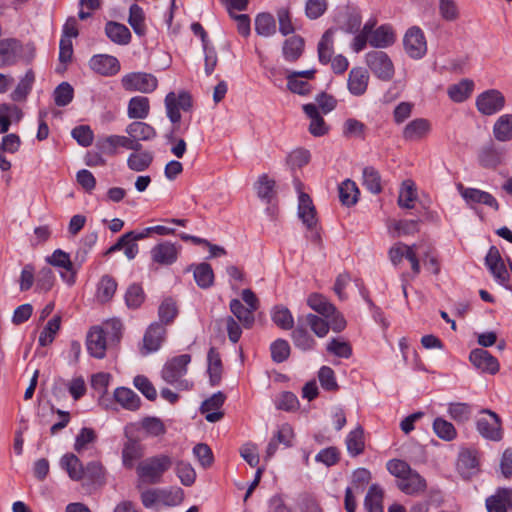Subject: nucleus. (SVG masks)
<instances>
[{"label": "nucleus", "mask_w": 512, "mask_h": 512, "mask_svg": "<svg viewBox=\"0 0 512 512\" xmlns=\"http://www.w3.org/2000/svg\"><path fill=\"white\" fill-rule=\"evenodd\" d=\"M387 470L397 478V487L407 495H414L426 489V481L408 463L400 459L389 460Z\"/></svg>", "instance_id": "nucleus-1"}, {"label": "nucleus", "mask_w": 512, "mask_h": 512, "mask_svg": "<svg viewBox=\"0 0 512 512\" xmlns=\"http://www.w3.org/2000/svg\"><path fill=\"white\" fill-rule=\"evenodd\" d=\"M190 361L189 354L178 355L168 360L161 371L162 379L166 383L174 385L178 390H190L193 387V382L185 378Z\"/></svg>", "instance_id": "nucleus-2"}, {"label": "nucleus", "mask_w": 512, "mask_h": 512, "mask_svg": "<svg viewBox=\"0 0 512 512\" xmlns=\"http://www.w3.org/2000/svg\"><path fill=\"white\" fill-rule=\"evenodd\" d=\"M172 466V459L168 455H157L141 461L136 472L142 482L156 484L161 481L162 475Z\"/></svg>", "instance_id": "nucleus-3"}, {"label": "nucleus", "mask_w": 512, "mask_h": 512, "mask_svg": "<svg viewBox=\"0 0 512 512\" xmlns=\"http://www.w3.org/2000/svg\"><path fill=\"white\" fill-rule=\"evenodd\" d=\"M365 61L371 72L382 81H390L395 73L394 64L388 54L373 50L366 54Z\"/></svg>", "instance_id": "nucleus-4"}, {"label": "nucleus", "mask_w": 512, "mask_h": 512, "mask_svg": "<svg viewBox=\"0 0 512 512\" xmlns=\"http://www.w3.org/2000/svg\"><path fill=\"white\" fill-rule=\"evenodd\" d=\"M505 97L499 90L489 89L484 91L476 98V107L478 111L486 116L496 114L505 106Z\"/></svg>", "instance_id": "nucleus-5"}, {"label": "nucleus", "mask_w": 512, "mask_h": 512, "mask_svg": "<svg viewBox=\"0 0 512 512\" xmlns=\"http://www.w3.org/2000/svg\"><path fill=\"white\" fill-rule=\"evenodd\" d=\"M122 86L127 91H139L142 93L153 92L157 87V79L149 73L134 72L125 75L121 80Z\"/></svg>", "instance_id": "nucleus-6"}, {"label": "nucleus", "mask_w": 512, "mask_h": 512, "mask_svg": "<svg viewBox=\"0 0 512 512\" xmlns=\"http://www.w3.org/2000/svg\"><path fill=\"white\" fill-rule=\"evenodd\" d=\"M483 416L477 421V430L482 437L491 441H500L503 433L499 416L491 410H483Z\"/></svg>", "instance_id": "nucleus-7"}, {"label": "nucleus", "mask_w": 512, "mask_h": 512, "mask_svg": "<svg viewBox=\"0 0 512 512\" xmlns=\"http://www.w3.org/2000/svg\"><path fill=\"white\" fill-rule=\"evenodd\" d=\"M405 52L413 59H421L427 52L424 33L418 27L410 28L403 40Z\"/></svg>", "instance_id": "nucleus-8"}, {"label": "nucleus", "mask_w": 512, "mask_h": 512, "mask_svg": "<svg viewBox=\"0 0 512 512\" xmlns=\"http://www.w3.org/2000/svg\"><path fill=\"white\" fill-rule=\"evenodd\" d=\"M191 105V97L185 92L180 93L178 96L175 93L170 92L165 97L167 116L173 123H178L180 121V109L188 111Z\"/></svg>", "instance_id": "nucleus-9"}, {"label": "nucleus", "mask_w": 512, "mask_h": 512, "mask_svg": "<svg viewBox=\"0 0 512 512\" xmlns=\"http://www.w3.org/2000/svg\"><path fill=\"white\" fill-rule=\"evenodd\" d=\"M179 249L176 244L169 241H162L152 247L150 251L151 260L161 266H169L177 261Z\"/></svg>", "instance_id": "nucleus-10"}, {"label": "nucleus", "mask_w": 512, "mask_h": 512, "mask_svg": "<svg viewBox=\"0 0 512 512\" xmlns=\"http://www.w3.org/2000/svg\"><path fill=\"white\" fill-rule=\"evenodd\" d=\"M23 46L15 38L0 40V68L14 65L22 57Z\"/></svg>", "instance_id": "nucleus-11"}, {"label": "nucleus", "mask_w": 512, "mask_h": 512, "mask_svg": "<svg viewBox=\"0 0 512 512\" xmlns=\"http://www.w3.org/2000/svg\"><path fill=\"white\" fill-rule=\"evenodd\" d=\"M166 329L160 323H152L143 338V345L141 347V354L148 355L149 353L157 351L165 340Z\"/></svg>", "instance_id": "nucleus-12"}, {"label": "nucleus", "mask_w": 512, "mask_h": 512, "mask_svg": "<svg viewBox=\"0 0 512 512\" xmlns=\"http://www.w3.org/2000/svg\"><path fill=\"white\" fill-rule=\"evenodd\" d=\"M485 264L497 282L504 285L508 281L509 273L497 247H490L485 257Z\"/></svg>", "instance_id": "nucleus-13"}, {"label": "nucleus", "mask_w": 512, "mask_h": 512, "mask_svg": "<svg viewBox=\"0 0 512 512\" xmlns=\"http://www.w3.org/2000/svg\"><path fill=\"white\" fill-rule=\"evenodd\" d=\"M469 360L473 366L483 373L496 374L499 371V362L488 351L477 348L470 352Z\"/></svg>", "instance_id": "nucleus-14"}, {"label": "nucleus", "mask_w": 512, "mask_h": 512, "mask_svg": "<svg viewBox=\"0 0 512 512\" xmlns=\"http://www.w3.org/2000/svg\"><path fill=\"white\" fill-rule=\"evenodd\" d=\"M487 512H508L512 510V489L500 487L485 501Z\"/></svg>", "instance_id": "nucleus-15"}, {"label": "nucleus", "mask_w": 512, "mask_h": 512, "mask_svg": "<svg viewBox=\"0 0 512 512\" xmlns=\"http://www.w3.org/2000/svg\"><path fill=\"white\" fill-rule=\"evenodd\" d=\"M90 68L102 76H113L120 70V63L114 56L107 54L94 55L89 61Z\"/></svg>", "instance_id": "nucleus-16"}, {"label": "nucleus", "mask_w": 512, "mask_h": 512, "mask_svg": "<svg viewBox=\"0 0 512 512\" xmlns=\"http://www.w3.org/2000/svg\"><path fill=\"white\" fill-rule=\"evenodd\" d=\"M431 122L425 118H416L403 129L402 136L404 140L418 142L426 138L431 132Z\"/></svg>", "instance_id": "nucleus-17"}, {"label": "nucleus", "mask_w": 512, "mask_h": 512, "mask_svg": "<svg viewBox=\"0 0 512 512\" xmlns=\"http://www.w3.org/2000/svg\"><path fill=\"white\" fill-rule=\"evenodd\" d=\"M298 216L307 229L314 231L317 226L316 209L312 199L306 193H300L298 203Z\"/></svg>", "instance_id": "nucleus-18"}, {"label": "nucleus", "mask_w": 512, "mask_h": 512, "mask_svg": "<svg viewBox=\"0 0 512 512\" xmlns=\"http://www.w3.org/2000/svg\"><path fill=\"white\" fill-rule=\"evenodd\" d=\"M458 190L467 203H481L496 211L499 209L497 200L488 192L475 188H465L462 184L458 185Z\"/></svg>", "instance_id": "nucleus-19"}, {"label": "nucleus", "mask_w": 512, "mask_h": 512, "mask_svg": "<svg viewBox=\"0 0 512 512\" xmlns=\"http://www.w3.org/2000/svg\"><path fill=\"white\" fill-rule=\"evenodd\" d=\"M225 398L222 392H217L202 403L200 410L203 414H206L205 418L208 422L214 423L222 419L224 413L220 411V408Z\"/></svg>", "instance_id": "nucleus-20"}, {"label": "nucleus", "mask_w": 512, "mask_h": 512, "mask_svg": "<svg viewBox=\"0 0 512 512\" xmlns=\"http://www.w3.org/2000/svg\"><path fill=\"white\" fill-rule=\"evenodd\" d=\"M87 349L91 356L103 358L106 353V338L101 327H92L87 335Z\"/></svg>", "instance_id": "nucleus-21"}, {"label": "nucleus", "mask_w": 512, "mask_h": 512, "mask_svg": "<svg viewBox=\"0 0 512 512\" xmlns=\"http://www.w3.org/2000/svg\"><path fill=\"white\" fill-rule=\"evenodd\" d=\"M369 74L362 67H354L349 72L348 89L355 96L363 95L368 87Z\"/></svg>", "instance_id": "nucleus-22"}, {"label": "nucleus", "mask_w": 512, "mask_h": 512, "mask_svg": "<svg viewBox=\"0 0 512 512\" xmlns=\"http://www.w3.org/2000/svg\"><path fill=\"white\" fill-rule=\"evenodd\" d=\"M144 456V446L136 439L128 438L122 449V463L125 468L131 469L135 462Z\"/></svg>", "instance_id": "nucleus-23"}, {"label": "nucleus", "mask_w": 512, "mask_h": 512, "mask_svg": "<svg viewBox=\"0 0 512 512\" xmlns=\"http://www.w3.org/2000/svg\"><path fill=\"white\" fill-rule=\"evenodd\" d=\"M315 72L316 71L314 69H311V70H305V71H301V72L294 71V72H291L290 74H288L287 85H288L289 90L293 93H297L300 95L307 94L310 90V85L307 81L302 80L300 78L312 79L314 77Z\"/></svg>", "instance_id": "nucleus-24"}, {"label": "nucleus", "mask_w": 512, "mask_h": 512, "mask_svg": "<svg viewBox=\"0 0 512 512\" xmlns=\"http://www.w3.org/2000/svg\"><path fill=\"white\" fill-rule=\"evenodd\" d=\"M306 327L304 318L298 317L296 328L293 330L291 335L294 345L303 351L313 349L316 344V341L309 334Z\"/></svg>", "instance_id": "nucleus-25"}, {"label": "nucleus", "mask_w": 512, "mask_h": 512, "mask_svg": "<svg viewBox=\"0 0 512 512\" xmlns=\"http://www.w3.org/2000/svg\"><path fill=\"white\" fill-rule=\"evenodd\" d=\"M303 110L310 118L309 132L315 137L325 135L328 132V126L323 117L319 114L316 105L306 104L303 106Z\"/></svg>", "instance_id": "nucleus-26"}, {"label": "nucleus", "mask_w": 512, "mask_h": 512, "mask_svg": "<svg viewBox=\"0 0 512 512\" xmlns=\"http://www.w3.org/2000/svg\"><path fill=\"white\" fill-rule=\"evenodd\" d=\"M505 160V151L493 145L484 147L479 154V163L484 168H496Z\"/></svg>", "instance_id": "nucleus-27"}, {"label": "nucleus", "mask_w": 512, "mask_h": 512, "mask_svg": "<svg viewBox=\"0 0 512 512\" xmlns=\"http://www.w3.org/2000/svg\"><path fill=\"white\" fill-rule=\"evenodd\" d=\"M23 117L22 110L14 105L0 104V133H6L12 122H19Z\"/></svg>", "instance_id": "nucleus-28"}, {"label": "nucleus", "mask_w": 512, "mask_h": 512, "mask_svg": "<svg viewBox=\"0 0 512 512\" xmlns=\"http://www.w3.org/2000/svg\"><path fill=\"white\" fill-rule=\"evenodd\" d=\"M106 36L118 45H127L131 40L129 29L121 23L109 21L105 25Z\"/></svg>", "instance_id": "nucleus-29"}, {"label": "nucleus", "mask_w": 512, "mask_h": 512, "mask_svg": "<svg viewBox=\"0 0 512 512\" xmlns=\"http://www.w3.org/2000/svg\"><path fill=\"white\" fill-rule=\"evenodd\" d=\"M395 42L393 29L388 25H381L370 35L369 44L375 48H387Z\"/></svg>", "instance_id": "nucleus-30"}, {"label": "nucleus", "mask_w": 512, "mask_h": 512, "mask_svg": "<svg viewBox=\"0 0 512 512\" xmlns=\"http://www.w3.org/2000/svg\"><path fill=\"white\" fill-rule=\"evenodd\" d=\"M114 399L124 409L130 410V411L138 410L141 405L140 397L133 390L126 388V387L117 388L114 391Z\"/></svg>", "instance_id": "nucleus-31"}, {"label": "nucleus", "mask_w": 512, "mask_h": 512, "mask_svg": "<svg viewBox=\"0 0 512 512\" xmlns=\"http://www.w3.org/2000/svg\"><path fill=\"white\" fill-rule=\"evenodd\" d=\"M125 131L133 139H136L137 143H140V141L152 140L157 135L155 129L151 125L140 121L130 123L126 127Z\"/></svg>", "instance_id": "nucleus-32"}, {"label": "nucleus", "mask_w": 512, "mask_h": 512, "mask_svg": "<svg viewBox=\"0 0 512 512\" xmlns=\"http://www.w3.org/2000/svg\"><path fill=\"white\" fill-rule=\"evenodd\" d=\"M61 466L67 471L69 477L74 481L85 478L84 467L77 456L72 453L65 454L61 458Z\"/></svg>", "instance_id": "nucleus-33"}, {"label": "nucleus", "mask_w": 512, "mask_h": 512, "mask_svg": "<svg viewBox=\"0 0 512 512\" xmlns=\"http://www.w3.org/2000/svg\"><path fill=\"white\" fill-rule=\"evenodd\" d=\"M346 448L350 456L356 457L363 453L365 448L364 431L361 426H357L350 431L345 440Z\"/></svg>", "instance_id": "nucleus-34"}, {"label": "nucleus", "mask_w": 512, "mask_h": 512, "mask_svg": "<svg viewBox=\"0 0 512 512\" xmlns=\"http://www.w3.org/2000/svg\"><path fill=\"white\" fill-rule=\"evenodd\" d=\"M304 39L300 36L293 35L286 39L283 44V55L287 61H296L304 51Z\"/></svg>", "instance_id": "nucleus-35"}, {"label": "nucleus", "mask_w": 512, "mask_h": 512, "mask_svg": "<svg viewBox=\"0 0 512 512\" xmlns=\"http://www.w3.org/2000/svg\"><path fill=\"white\" fill-rule=\"evenodd\" d=\"M493 135L501 142L512 140V114H503L496 120Z\"/></svg>", "instance_id": "nucleus-36"}, {"label": "nucleus", "mask_w": 512, "mask_h": 512, "mask_svg": "<svg viewBox=\"0 0 512 512\" xmlns=\"http://www.w3.org/2000/svg\"><path fill=\"white\" fill-rule=\"evenodd\" d=\"M153 154L150 151H135L128 156L127 166L135 172L145 171L153 162Z\"/></svg>", "instance_id": "nucleus-37"}, {"label": "nucleus", "mask_w": 512, "mask_h": 512, "mask_svg": "<svg viewBox=\"0 0 512 512\" xmlns=\"http://www.w3.org/2000/svg\"><path fill=\"white\" fill-rule=\"evenodd\" d=\"M308 306L317 313L329 318L336 311L335 306L330 303L323 295L312 293L307 298Z\"/></svg>", "instance_id": "nucleus-38"}, {"label": "nucleus", "mask_w": 512, "mask_h": 512, "mask_svg": "<svg viewBox=\"0 0 512 512\" xmlns=\"http://www.w3.org/2000/svg\"><path fill=\"white\" fill-rule=\"evenodd\" d=\"M417 199V192L415 183L412 180L403 181L400 190L397 203L399 207L404 209H412L414 202Z\"/></svg>", "instance_id": "nucleus-39"}, {"label": "nucleus", "mask_w": 512, "mask_h": 512, "mask_svg": "<svg viewBox=\"0 0 512 512\" xmlns=\"http://www.w3.org/2000/svg\"><path fill=\"white\" fill-rule=\"evenodd\" d=\"M230 310L232 314L242 323L245 328H251L254 324V310L245 307L238 299H233L230 302Z\"/></svg>", "instance_id": "nucleus-40"}, {"label": "nucleus", "mask_w": 512, "mask_h": 512, "mask_svg": "<svg viewBox=\"0 0 512 512\" xmlns=\"http://www.w3.org/2000/svg\"><path fill=\"white\" fill-rule=\"evenodd\" d=\"M474 82L469 79H463L459 83L451 85L448 88V95L454 102H463L468 99L473 91Z\"/></svg>", "instance_id": "nucleus-41"}, {"label": "nucleus", "mask_w": 512, "mask_h": 512, "mask_svg": "<svg viewBox=\"0 0 512 512\" xmlns=\"http://www.w3.org/2000/svg\"><path fill=\"white\" fill-rule=\"evenodd\" d=\"M150 111L149 100L146 97L136 96L128 104V116L131 119H145Z\"/></svg>", "instance_id": "nucleus-42"}, {"label": "nucleus", "mask_w": 512, "mask_h": 512, "mask_svg": "<svg viewBox=\"0 0 512 512\" xmlns=\"http://www.w3.org/2000/svg\"><path fill=\"white\" fill-rule=\"evenodd\" d=\"M60 328H61V316L55 315V316H53V318H51L47 322V324L41 331V333L39 335V339H38L39 345L42 347H46V346L50 345L54 341L55 336L58 333V331L60 330Z\"/></svg>", "instance_id": "nucleus-43"}, {"label": "nucleus", "mask_w": 512, "mask_h": 512, "mask_svg": "<svg viewBox=\"0 0 512 512\" xmlns=\"http://www.w3.org/2000/svg\"><path fill=\"white\" fill-rule=\"evenodd\" d=\"M333 35L334 30L328 29L318 43V58L322 64H327L332 59L333 55Z\"/></svg>", "instance_id": "nucleus-44"}, {"label": "nucleus", "mask_w": 512, "mask_h": 512, "mask_svg": "<svg viewBox=\"0 0 512 512\" xmlns=\"http://www.w3.org/2000/svg\"><path fill=\"white\" fill-rule=\"evenodd\" d=\"M271 317L273 322L281 329L290 330L294 326V318L290 310L283 305L275 306L272 310Z\"/></svg>", "instance_id": "nucleus-45"}, {"label": "nucleus", "mask_w": 512, "mask_h": 512, "mask_svg": "<svg viewBox=\"0 0 512 512\" xmlns=\"http://www.w3.org/2000/svg\"><path fill=\"white\" fill-rule=\"evenodd\" d=\"M255 31L258 35L269 37L276 32L274 17L269 13H261L255 19Z\"/></svg>", "instance_id": "nucleus-46"}, {"label": "nucleus", "mask_w": 512, "mask_h": 512, "mask_svg": "<svg viewBox=\"0 0 512 512\" xmlns=\"http://www.w3.org/2000/svg\"><path fill=\"white\" fill-rule=\"evenodd\" d=\"M457 465L462 474L470 475L478 466L477 452L469 449L461 451Z\"/></svg>", "instance_id": "nucleus-47"}, {"label": "nucleus", "mask_w": 512, "mask_h": 512, "mask_svg": "<svg viewBox=\"0 0 512 512\" xmlns=\"http://www.w3.org/2000/svg\"><path fill=\"white\" fill-rule=\"evenodd\" d=\"M128 23L137 35L143 36L145 34V15L143 9L139 5L132 4L130 6Z\"/></svg>", "instance_id": "nucleus-48"}, {"label": "nucleus", "mask_w": 512, "mask_h": 512, "mask_svg": "<svg viewBox=\"0 0 512 512\" xmlns=\"http://www.w3.org/2000/svg\"><path fill=\"white\" fill-rule=\"evenodd\" d=\"M208 373L212 385L219 384L222 374V365L219 353L214 347L208 352Z\"/></svg>", "instance_id": "nucleus-49"}, {"label": "nucleus", "mask_w": 512, "mask_h": 512, "mask_svg": "<svg viewBox=\"0 0 512 512\" xmlns=\"http://www.w3.org/2000/svg\"><path fill=\"white\" fill-rule=\"evenodd\" d=\"M35 81V75L32 70H28L25 76L20 80L15 90L11 93V99L13 101H23L32 89V85Z\"/></svg>", "instance_id": "nucleus-50"}, {"label": "nucleus", "mask_w": 512, "mask_h": 512, "mask_svg": "<svg viewBox=\"0 0 512 512\" xmlns=\"http://www.w3.org/2000/svg\"><path fill=\"white\" fill-rule=\"evenodd\" d=\"M359 190L355 182L347 179L339 186V199L343 205L352 206L358 200Z\"/></svg>", "instance_id": "nucleus-51"}, {"label": "nucleus", "mask_w": 512, "mask_h": 512, "mask_svg": "<svg viewBox=\"0 0 512 512\" xmlns=\"http://www.w3.org/2000/svg\"><path fill=\"white\" fill-rule=\"evenodd\" d=\"M383 490L382 488L377 485L373 484L370 486L365 500H364V506L367 511H374V510H383Z\"/></svg>", "instance_id": "nucleus-52"}, {"label": "nucleus", "mask_w": 512, "mask_h": 512, "mask_svg": "<svg viewBox=\"0 0 512 512\" xmlns=\"http://www.w3.org/2000/svg\"><path fill=\"white\" fill-rule=\"evenodd\" d=\"M194 279L200 288H208L213 284L214 273L208 263H200L194 269Z\"/></svg>", "instance_id": "nucleus-53"}, {"label": "nucleus", "mask_w": 512, "mask_h": 512, "mask_svg": "<svg viewBox=\"0 0 512 512\" xmlns=\"http://www.w3.org/2000/svg\"><path fill=\"white\" fill-rule=\"evenodd\" d=\"M438 11L441 18L448 22H455L460 18V10L455 0H439Z\"/></svg>", "instance_id": "nucleus-54"}, {"label": "nucleus", "mask_w": 512, "mask_h": 512, "mask_svg": "<svg viewBox=\"0 0 512 512\" xmlns=\"http://www.w3.org/2000/svg\"><path fill=\"white\" fill-rule=\"evenodd\" d=\"M363 185L373 194L382 191L381 176L373 167L363 169Z\"/></svg>", "instance_id": "nucleus-55"}, {"label": "nucleus", "mask_w": 512, "mask_h": 512, "mask_svg": "<svg viewBox=\"0 0 512 512\" xmlns=\"http://www.w3.org/2000/svg\"><path fill=\"white\" fill-rule=\"evenodd\" d=\"M300 318H304V323L311 328L316 336L322 338L328 334L330 325L323 318L311 313Z\"/></svg>", "instance_id": "nucleus-56"}, {"label": "nucleus", "mask_w": 512, "mask_h": 512, "mask_svg": "<svg viewBox=\"0 0 512 512\" xmlns=\"http://www.w3.org/2000/svg\"><path fill=\"white\" fill-rule=\"evenodd\" d=\"M97 440V434L92 428L83 427L79 434L76 436L74 449L78 453L89 449L90 445L94 444Z\"/></svg>", "instance_id": "nucleus-57"}, {"label": "nucleus", "mask_w": 512, "mask_h": 512, "mask_svg": "<svg viewBox=\"0 0 512 512\" xmlns=\"http://www.w3.org/2000/svg\"><path fill=\"white\" fill-rule=\"evenodd\" d=\"M388 229L393 230V237L415 234L418 232V220L393 221L388 225Z\"/></svg>", "instance_id": "nucleus-58"}, {"label": "nucleus", "mask_w": 512, "mask_h": 512, "mask_svg": "<svg viewBox=\"0 0 512 512\" xmlns=\"http://www.w3.org/2000/svg\"><path fill=\"white\" fill-rule=\"evenodd\" d=\"M310 158L311 155L307 149L297 148L288 154L286 163L292 170H295L307 165Z\"/></svg>", "instance_id": "nucleus-59"}, {"label": "nucleus", "mask_w": 512, "mask_h": 512, "mask_svg": "<svg viewBox=\"0 0 512 512\" xmlns=\"http://www.w3.org/2000/svg\"><path fill=\"white\" fill-rule=\"evenodd\" d=\"M433 430L439 438L445 441H451L456 437V430L453 424L442 418L434 420Z\"/></svg>", "instance_id": "nucleus-60"}, {"label": "nucleus", "mask_w": 512, "mask_h": 512, "mask_svg": "<svg viewBox=\"0 0 512 512\" xmlns=\"http://www.w3.org/2000/svg\"><path fill=\"white\" fill-rule=\"evenodd\" d=\"M116 288H117V283L113 278H111L109 276L102 277L101 281L99 282L98 290H97L98 299L101 302L109 301L113 297V295L116 291Z\"/></svg>", "instance_id": "nucleus-61"}, {"label": "nucleus", "mask_w": 512, "mask_h": 512, "mask_svg": "<svg viewBox=\"0 0 512 512\" xmlns=\"http://www.w3.org/2000/svg\"><path fill=\"white\" fill-rule=\"evenodd\" d=\"M272 360L276 363H282L290 355V345L284 339H277L270 346Z\"/></svg>", "instance_id": "nucleus-62"}, {"label": "nucleus", "mask_w": 512, "mask_h": 512, "mask_svg": "<svg viewBox=\"0 0 512 512\" xmlns=\"http://www.w3.org/2000/svg\"><path fill=\"white\" fill-rule=\"evenodd\" d=\"M73 95V87L67 82H62L54 90L55 104L60 107L66 106L72 101Z\"/></svg>", "instance_id": "nucleus-63"}, {"label": "nucleus", "mask_w": 512, "mask_h": 512, "mask_svg": "<svg viewBox=\"0 0 512 512\" xmlns=\"http://www.w3.org/2000/svg\"><path fill=\"white\" fill-rule=\"evenodd\" d=\"M178 313L176 303L173 299L167 298L165 299L158 309V315L160 321L163 324L171 323Z\"/></svg>", "instance_id": "nucleus-64"}]
</instances>
